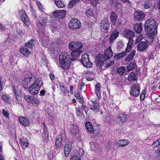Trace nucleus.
<instances>
[{
    "label": "nucleus",
    "mask_w": 160,
    "mask_h": 160,
    "mask_svg": "<svg viewBox=\"0 0 160 160\" xmlns=\"http://www.w3.org/2000/svg\"><path fill=\"white\" fill-rule=\"evenodd\" d=\"M20 143L22 147L23 148H26L28 145L27 140L23 137L20 140Z\"/></svg>",
    "instance_id": "nucleus-25"
},
{
    "label": "nucleus",
    "mask_w": 160,
    "mask_h": 160,
    "mask_svg": "<svg viewBox=\"0 0 160 160\" xmlns=\"http://www.w3.org/2000/svg\"><path fill=\"white\" fill-rule=\"evenodd\" d=\"M133 43V41H131V40L129 41L127 44V46L125 48V50H128L129 49L131 50V45Z\"/></svg>",
    "instance_id": "nucleus-45"
},
{
    "label": "nucleus",
    "mask_w": 160,
    "mask_h": 160,
    "mask_svg": "<svg viewBox=\"0 0 160 160\" xmlns=\"http://www.w3.org/2000/svg\"><path fill=\"white\" fill-rule=\"evenodd\" d=\"M37 5L39 9L41 11H42V6L40 2H37Z\"/></svg>",
    "instance_id": "nucleus-61"
},
{
    "label": "nucleus",
    "mask_w": 160,
    "mask_h": 160,
    "mask_svg": "<svg viewBox=\"0 0 160 160\" xmlns=\"http://www.w3.org/2000/svg\"><path fill=\"white\" fill-rule=\"evenodd\" d=\"M2 99L5 102H8L10 101L9 97L6 95H3L2 96Z\"/></svg>",
    "instance_id": "nucleus-51"
},
{
    "label": "nucleus",
    "mask_w": 160,
    "mask_h": 160,
    "mask_svg": "<svg viewBox=\"0 0 160 160\" xmlns=\"http://www.w3.org/2000/svg\"><path fill=\"white\" fill-rule=\"evenodd\" d=\"M110 17L111 21L113 23L115 24L118 19V16L115 12H112L111 13Z\"/></svg>",
    "instance_id": "nucleus-30"
},
{
    "label": "nucleus",
    "mask_w": 160,
    "mask_h": 160,
    "mask_svg": "<svg viewBox=\"0 0 160 160\" xmlns=\"http://www.w3.org/2000/svg\"><path fill=\"white\" fill-rule=\"evenodd\" d=\"M86 14L88 17L92 16L93 15V10L91 8H89L86 12Z\"/></svg>",
    "instance_id": "nucleus-37"
},
{
    "label": "nucleus",
    "mask_w": 160,
    "mask_h": 160,
    "mask_svg": "<svg viewBox=\"0 0 160 160\" xmlns=\"http://www.w3.org/2000/svg\"><path fill=\"white\" fill-rule=\"evenodd\" d=\"M59 58L60 61L72 62L73 61L71 56L67 52H62L59 56Z\"/></svg>",
    "instance_id": "nucleus-10"
},
{
    "label": "nucleus",
    "mask_w": 160,
    "mask_h": 160,
    "mask_svg": "<svg viewBox=\"0 0 160 160\" xmlns=\"http://www.w3.org/2000/svg\"><path fill=\"white\" fill-rule=\"evenodd\" d=\"M81 108V109H82L83 110H84L86 113V112L88 111V108L86 105H85L83 104L82 105Z\"/></svg>",
    "instance_id": "nucleus-64"
},
{
    "label": "nucleus",
    "mask_w": 160,
    "mask_h": 160,
    "mask_svg": "<svg viewBox=\"0 0 160 160\" xmlns=\"http://www.w3.org/2000/svg\"><path fill=\"white\" fill-rule=\"evenodd\" d=\"M123 45L121 43H118L117 46L118 49H122Z\"/></svg>",
    "instance_id": "nucleus-63"
},
{
    "label": "nucleus",
    "mask_w": 160,
    "mask_h": 160,
    "mask_svg": "<svg viewBox=\"0 0 160 160\" xmlns=\"http://www.w3.org/2000/svg\"><path fill=\"white\" fill-rule=\"evenodd\" d=\"M129 142L127 139H121L116 142L117 145L119 147H124L128 145Z\"/></svg>",
    "instance_id": "nucleus-17"
},
{
    "label": "nucleus",
    "mask_w": 160,
    "mask_h": 160,
    "mask_svg": "<svg viewBox=\"0 0 160 160\" xmlns=\"http://www.w3.org/2000/svg\"><path fill=\"white\" fill-rule=\"evenodd\" d=\"M81 52L80 51H72L71 52V54L73 58H72L73 60L76 59L80 55Z\"/></svg>",
    "instance_id": "nucleus-28"
},
{
    "label": "nucleus",
    "mask_w": 160,
    "mask_h": 160,
    "mask_svg": "<svg viewBox=\"0 0 160 160\" xmlns=\"http://www.w3.org/2000/svg\"><path fill=\"white\" fill-rule=\"evenodd\" d=\"M117 118L119 123H122L127 120V115L123 113L118 114L117 116Z\"/></svg>",
    "instance_id": "nucleus-13"
},
{
    "label": "nucleus",
    "mask_w": 160,
    "mask_h": 160,
    "mask_svg": "<svg viewBox=\"0 0 160 160\" xmlns=\"http://www.w3.org/2000/svg\"><path fill=\"white\" fill-rule=\"evenodd\" d=\"M43 133L45 134V136H48V133L47 131V129L46 127V126L44 122L43 123Z\"/></svg>",
    "instance_id": "nucleus-47"
},
{
    "label": "nucleus",
    "mask_w": 160,
    "mask_h": 160,
    "mask_svg": "<svg viewBox=\"0 0 160 160\" xmlns=\"http://www.w3.org/2000/svg\"><path fill=\"white\" fill-rule=\"evenodd\" d=\"M125 71V67H121L118 69L117 73L120 76H122L123 75Z\"/></svg>",
    "instance_id": "nucleus-35"
},
{
    "label": "nucleus",
    "mask_w": 160,
    "mask_h": 160,
    "mask_svg": "<svg viewBox=\"0 0 160 160\" xmlns=\"http://www.w3.org/2000/svg\"><path fill=\"white\" fill-rule=\"evenodd\" d=\"M66 11L65 10H58L53 12V15L58 19H62L65 17Z\"/></svg>",
    "instance_id": "nucleus-11"
},
{
    "label": "nucleus",
    "mask_w": 160,
    "mask_h": 160,
    "mask_svg": "<svg viewBox=\"0 0 160 160\" xmlns=\"http://www.w3.org/2000/svg\"><path fill=\"white\" fill-rule=\"evenodd\" d=\"M19 15L24 23L26 25L28 26L29 24V22L28 20V19L25 12L22 10H21L20 12Z\"/></svg>",
    "instance_id": "nucleus-12"
},
{
    "label": "nucleus",
    "mask_w": 160,
    "mask_h": 160,
    "mask_svg": "<svg viewBox=\"0 0 160 160\" xmlns=\"http://www.w3.org/2000/svg\"><path fill=\"white\" fill-rule=\"evenodd\" d=\"M17 100L16 103H19L21 101V96H18L16 97H14Z\"/></svg>",
    "instance_id": "nucleus-57"
},
{
    "label": "nucleus",
    "mask_w": 160,
    "mask_h": 160,
    "mask_svg": "<svg viewBox=\"0 0 160 160\" xmlns=\"http://www.w3.org/2000/svg\"><path fill=\"white\" fill-rule=\"evenodd\" d=\"M81 62L85 67L88 68L91 67L92 65V63L89 60V55L87 54L82 55Z\"/></svg>",
    "instance_id": "nucleus-6"
},
{
    "label": "nucleus",
    "mask_w": 160,
    "mask_h": 160,
    "mask_svg": "<svg viewBox=\"0 0 160 160\" xmlns=\"http://www.w3.org/2000/svg\"><path fill=\"white\" fill-rule=\"evenodd\" d=\"M48 18L46 16L40 18L39 20V23L42 26L46 25L48 22L49 20L48 19Z\"/></svg>",
    "instance_id": "nucleus-22"
},
{
    "label": "nucleus",
    "mask_w": 160,
    "mask_h": 160,
    "mask_svg": "<svg viewBox=\"0 0 160 160\" xmlns=\"http://www.w3.org/2000/svg\"><path fill=\"white\" fill-rule=\"evenodd\" d=\"M146 88L142 91V93L141 94V100H143L145 98V94L146 92Z\"/></svg>",
    "instance_id": "nucleus-46"
},
{
    "label": "nucleus",
    "mask_w": 160,
    "mask_h": 160,
    "mask_svg": "<svg viewBox=\"0 0 160 160\" xmlns=\"http://www.w3.org/2000/svg\"><path fill=\"white\" fill-rule=\"evenodd\" d=\"M43 83L41 78H38L29 87L28 91L30 94L35 95L38 94L40 88L42 86Z\"/></svg>",
    "instance_id": "nucleus-3"
},
{
    "label": "nucleus",
    "mask_w": 160,
    "mask_h": 160,
    "mask_svg": "<svg viewBox=\"0 0 160 160\" xmlns=\"http://www.w3.org/2000/svg\"><path fill=\"white\" fill-rule=\"evenodd\" d=\"M71 160H80V158L78 156L74 155L72 157Z\"/></svg>",
    "instance_id": "nucleus-59"
},
{
    "label": "nucleus",
    "mask_w": 160,
    "mask_h": 160,
    "mask_svg": "<svg viewBox=\"0 0 160 160\" xmlns=\"http://www.w3.org/2000/svg\"><path fill=\"white\" fill-rule=\"evenodd\" d=\"M32 98H33V96L29 95H25L24 97V99L27 102L30 103L32 102Z\"/></svg>",
    "instance_id": "nucleus-38"
},
{
    "label": "nucleus",
    "mask_w": 160,
    "mask_h": 160,
    "mask_svg": "<svg viewBox=\"0 0 160 160\" xmlns=\"http://www.w3.org/2000/svg\"><path fill=\"white\" fill-rule=\"evenodd\" d=\"M79 0H72L70 1L68 7L69 8H73L74 6L79 3Z\"/></svg>",
    "instance_id": "nucleus-32"
},
{
    "label": "nucleus",
    "mask_w": 160,
    "mask_h": 160,
    "mask_svg": "<svg viewBox=\"0 0 160 160\" xmlns=\"http://www.w3.org/2000/svg\"><path fill=\"white\" fill-rule=\"evenodd\" d=\"M78 154L80 156H82L84 155V151L83 149L80 148L79 149Z\"/></svg>",
    "instance_id": "nucleus-60"
},
{
    "label": "nucleus",
    "mask_w": 160,
    "mask_h": 160,
    "mask_svg": "<svg viewBox=\"0 0 160 160\" xmlns=\"http://www.w3.org/2000/svg\"><path fill=\"white\" fill-rule=\"evenodd\" d=\"M148 47L147 43L146 42H141V50H144Z\"/></svg>",
    "instance_id": "nucleus-36"
},
{
    "label": "nucleus",
    "mask_w": 160,
    "mask_h": 160,
    "mask_svg": "<svg viewBox=\"0 0 160 160\" xmlns=\"http://www.w3.org/2000/svg\"><path fill=\"white\" fill-rule=\"evenodd\" d=\"M147 34L145 37V39L146 42L148 43L152 42L153 40L154 36L156 33H153L151 32H146Z\"/></svg>",
    "instance_id": "nucleus-14"
},
{
    "label": "nucleus",
    "mask_w": 160,
    "mask_h": 160,
    "mask_svg": "<svg viewBox=\"0 0 160 160\" xmlns=\"http://www.w3.org/2000/svg\"><path fill=\"white\" fill-rule=\"evenodd\" d=\"M128 80L131 83L133 81H137V78L134 73L132 72L130 73L128 76Z\"/></svg>",
    "instance_id": "nucleus-27"
},
{
    "label": "nucleus",
    "mask_w": 160,
    "mask_h": 160,
    "mask_svg": "<svg viewBox=\"0 0 160 160\" xmlns=\"http://www.w3.org/2000/svg\"><path fill=\"white\" fill-rule=\"evenodd\" d=\"M32 79H33L32 77H29L28 78H27L24 79V82H27V83L25 84V85L26 84L28 85V84L30 83V82L32 81Z\"/></svg>",
    "instance_id": "nucleus-48"
},
{
    "label": "nucleus",
    "mask_w": 160,
    "mask_h": 160,
    "mask_svg": "<svg viewBox=\"0 0 160 160\" xmlns=\"http://www.w3.org/2000/svg\"><path fill=\"white\" fill-rule=\"evenodd\" d=\"M85 83L83 82H81L79 83L78 85V88L80 90H81L82 88L83 87Z\"/></svg>",
    "instance_id": "nucleus-56"
},
{
    "label": "nucleus",
    "mask_w": 160,
    "mask_h": 160,
    "mask_svg": "<svg viewBox=\"0 0 160 160\" xmlns=\"http://www.w3.org/2000/svg\"><path fill=\"white\" fill-rule=\"evenodd\" d=\"M57 51H53L52 52H51V55L52 56L53 55L54 57H56L58 56V54H57Z\"/></svg>",
    "instance_id": "nucleus-62"
},
{
    "label": "nucleus",
    "mask_w": 160,
    "mask_h": 160,
    "mask_svg": "<svg viewBox=\"0 0 160 160\" xmlns=\"http://www.w3.org/2000/svg\"><path fill=\"white\" fill-rule=\"evenodd\" d=\"M91 149L93 150H96L97 149L98 145L96 144L94 142H91L90 143Z\"/></svg>",
    "instance_id": "nucleus-42"
},
{
    "label": "nucleus",
    "mask_w": 160,
    "mask_h": 160,
    "mask_svg": "<svg viewBox=\"0 0 160 160\" xmlns=\"http://www.w3.org/2000/svg\"><path fill=\"white\" fill-rule=\"evenodd\" d=\"M72 144L69 142L65 145L64 148V153L66 157H68L69 154L71 150Z\"/></svg>",
    "instance_id": "nucleus-15"
},
{
    "label": "nucleus",
    "mask_w": 160,
    "mask_h": 160,
    "mask_svg": "<svg viewBox=\"0 0 160 160\" xmlns=\"http://www.w3.org/2000/svg\"><path fill=\"white\" fill-rule=\"evenodd\" d=\"M13 91L14 92L15 95V97H16V96H20V94L19 92L17 91L16 89L14 88H13Z\"/></svg>",
    "instance_id": "nucleus-58"
},
{
    "label": "nucleus",
    "mask_w": 160,
    "mask_h": 160,
    "mask_svg": "<svg viewBox=\"0 0 160 160\" xmlns=\"http://www.w3.org/2000/svg\"><path fill=\"white\" fill-rule=\"evenodd\" d=\"M136 66V63L133 62H131L127 67V71H130L134 69Z\"/></svg>",
    "instance_id": "nucleus-34"
},
{
    "label": "nucleus",
    "mask_w": 160,
    "mask_h": 160,
    "mask_svg": "<svg viewBox=\"0 0 160 160\" xmlns=\"http://www.w3.org/2000/svg\"><path fill=\"white\" fill-rule=\"evenodd\" d=\"M2 113L4 116L6 118H8L9 117L8 112L4 109H3L2 110Z\"/></svg>",
    "instance_id": "nucleus-53"
},
{
    "label": "nucleus",
    "mask_w": 160,
    "mask_h": 160,
    "mask_svg": "<svg viewBox=\"0 0 160 160\" xmlns=\"http://www.w3.org/2000/svg\"><path fill=\"white\" fill-rule=\"evenodd\" d=\"M114 64V62L113 61H111L110 63H106L104 67L106 68H108L109 67L111 66L112 65H113Z\"/></svg>",
    "instance_id": "nucleus-55"
},
{
    "label": "nucleus",
    "mask_w": 160,
    "mask_h": 160,
    "mask_svg": "<svg viewBox=\"0 0 160 160\" xmlns=\"http://www.w3.org/2000/svg\"><path fill=\"white\" fill-rule=\"evenodd\" d=\"M78 97L77 98H76L78 102H80L82 104L84 102V100L83 99V97L82 95L78 96Z\"/></svg>",
    "instance_id": "nucleus-50"
},
{
    "label": "nucleus",
    "mask_w": 160,
    "mask_h": 160,
    "mask_svg": "<svg viewBox=\"0 0 160 160\" xmlns=\"http://www.w3.org/2000/svg\"><path fill=\"white\" fill-rule=\"evenodd\" d=\"M134 29L137 33H140V24H135L134 26Z\"/></svg>",
    "instance_id": "nucleus-40"
},
{
    "label": "nucleus",
    "mask_w": 160,
    "mask_h": 160,
    "mask_svg": "<svg viewBox=\"0 0 160 160\" xmlns=\"http://www.w3.org/2000/svg\"><path fill=\"white\" fill-rule=\"evenodd\" d=\"M99 108V103L95 101H92V103L90 105V108L93 111H98Z\"/></svg>",
    "instance_id": "nucleus-20"
},
{
    "label": "nucleus",
    "mask_w": 160,
    "mask_h": 160,
    "mask_svg": "<svg viewBox=\"0 0 160 160\" xmlns=\"http://www.w3.org/2000/svg\"><path fill=\"white\" fill-rule=\"evenodd\" d=\"M134 17L136 20L140 21V12H136L134 14Z\"/></svg>",
    "instance_id": "nucleus-39"
},
{
    "label": "nucleus",
    "mask_w": 160,
    "mask_h": 160,
    "mask_svg": "<svg viewBox=\"0 0 160 160\" xmlns=\"http://www.w3.org/2000/svg\"><path fill=\"white\" fill-rule=\"evenodd\" d=\"M119 32L117 30L113 31L111 35L109 38V42H111L113 41V40L116 39L118 36Z\"/></svg>",
    "instance_id": "nucleus-23"
},
{
    "label": "nucleus",
    "mask_w": 160,
    "mask_h": 160,
    "mask_svg": "<svg viewBox=\"0 0 160 160\" xmlns=\"http://www.w3.org/2000/svg\"><path fill=\"white\" fill-rule=\"evenodd\" d=\"M100 27L102 32L104 33L108 32V31L110 26L109 22L107 18H104L103 20L101 21Z\"/></svg>",
    "instance_id": "nucleus-4"
},
{
    "label": "nucleus",
    "mask_w": 160,
    "mask_h": 160,
    "mask_svg": "<svg viewBox=\"0 0 160 160\" xmlns=\"http://www.w3.org/2000/svg\"><path fill=\"white\" fill-rule=\"evenodd\" d=\"M100 85L99 83H97L95 87V93L98 98H100Z\"/></svg>",
    "instance_id": "nucleus-29"
},
{
    "label": "nucleus",
    "mask_w": 160,
    "mask_h": 160,
    "mask_svg": "<svg viewBox=\"0 0 160 160\" xmlns=\"http://www.w3.org/2000/svg\"><path fill=\"white\" fill-rule=\"evenodd\" d=\"M71 132L73 135H75L78 133L79 131L77 126L76 125H71Z\"/></svg>",
    "instance_id": "nucleus-24"
},
{
    "label": "nucleus",
    "mask_w": 160,
    "mask_h": 160,
    "mask_svg": "<svg viewBox=\"0 0 160 160\" xmlns=\"http://www.w3.org/2000/svg\"><path fill=\"white\" fill-rule=\"evenodd\" d=\"M85 127L87 131L91 133L97 131L96 129L94 130L92 124L89 122H87L85 123Z\"/></svg>",
    "instance_id": "nucleus-21"
},
{
    "label": "nucleus",
    "mask_w": 160,
    "mask_h": 160,
    "mask_svg": "<svg viewBox=\"0 0 160 160\" xmlns=\"http://www.w3.org/2000/svg\"><path fill=\"white\" fill-rule=\"evenodd\" d=\"M83 47V44L82 43L78 42H72L70 43L69 46L71 50H79L82 48Z\"/></svg>",
    "instance_id": "nucleus-8"
},
{
    "label": "nucleus",
    "mask_w": 160,
    "mask_h": 160,
    "mask_svg": "<svg viewBox=\"0 0 160 160\" xmlns=\"http://www.w3.org/2000/svg\"><path fill=\"white\" fill-rule=\"evenodd\" d=\"M68 26L70 28L73 29H77L81 27V24L77 19L73 18L69 21Z\"/></svg>",
    "instance_id": "nucleus-5"
},
{
    "label": "nucleus",
    "mask_w": 160,
    "mask_h": 160,
    "mask_svg": "<svg viewBox=\"0 0 160 160\" xmlns=\"http://www.w3.org/2000/svg\"><path fill=\"white\" fill-rule=\"evenodd\" d=\"M112 54V51H105L104 54H98L96 58L97 65L100 67L104 65V62L111 58Z\"/></svg>",
    "instance_id": "nucleus-1"
},
{
    "label": "nucleus",
    "mask_w": 160,
    "mask_h": 160,
    "mask_svg": "<svg viewBox=\"0 0 160 160\" xmlns=\"http://www.w3.org/2000/svg\"><path fill=\"white\" fill-rule=\"evenodd\" d=\"M160 145V138L153 142L152 146L153 148H156Z\"/></svg>",
    "instance_id": "nucleus-44"
},
{
    "label": "nucleus",
    "mask_w": 160,
    "mask_h": 160,
    "mask_svg": "<svg viewBox=\"0 0 160 160\" xmlns=\"http://www.w3.org/2000/svg\"><path fill=\"white\" fill-rule=\"evenodd\" d=\"M32 102H31L30 103L37 104L39 102L38 100L35 97L33 96V98H32Z\"/></svg>",
    "instance_id": "nucleus-52"
},
{
    "label": "nucleus",
    "mask_w": 160,
    "mask_h": 160,
    "mask_svg": "<svg viewBox=\"0 0 160 160\" xmlns=\"http://www.w3.org/2000/svg\"><path fill=\"white\" fill-rule=\"evenodd\" d=\"M156 21L152 19L147 20L144 24V29L146 32H151V33H157V24Z\"/></svg>",
    "instance_id": "nucleus-2"
},
{
    "label": "nucleus",
    "mask_w": 160,
    "mask_h": 160,
    "mask_svg": "<svg viewBox=\"0 0 160 160\" xmlns=\"http://www.w3.org/2000/svg\"><path fill=\"white\" fill-rule=\"evenodd\" d=\"M75 108L76 109V113L77 114H79L80 113H81L82 112H83V111L81 110L82 109L80 107H75Z\"/></svg>",
    "instance_id": "nucleus-54"
},
{
    "label": "nucleus",
    "mask_w": 160,
    "mask_h": 160,
    "mask_svg": "<svg viewBox=\"0 0 160 160\" xmlns=\"http://www.w3.org/2000/svg\"><path fill=\"white\" fill-rule=\"evenodd\" d=\"M129 51H125L119 53L116 55L114 56V58L115 59H119L121 58H122L125 57L127 54V51L129 52Z\"/></svg>",
    "instance_id": "nucleus-26"
},
{
    "label": "nucleus",
    "mask_w": 160,
    "mask_h": 160,
    "mask_svg": "<svg viewBox=\"0 0 160 160\" xmlns=\"http://www.w3.org/2000/svg\"><path fill=\"white\" fill-rule=\"evenodd\" d=\"M123 36L128 39L129 41H133L132 38L135 37V33L132 31L126 29L123 32Z\"/></svg>",
    "instance_id": "nucleus-9"
},
{
    "label": "nucleus",
    "mask_w": 160,
    "mask_h": 160,
    "mask_svg": "<svg viewBox=\"0 0 160 160\" xmlns=\"http://www.w3.org/2000/svg\"><path fill=\"white\" fill-rule=\"evenodd\" d=\"M20 123L24 127L27 126L29 125V121L26 118L23 117H20L19 118Z\"/></svg>",
    "instance_id": "nucleus-16"
},
{
    "label": "nucleus",
    "mask_w": 160,
    "mask_h": 160,
    "mask_svg": "<svg viewBox=\"0 0 160 160\" xmlns=\"http://www.w3.org/2000/svg\"><path fill=\"white\" fill-rule=\"evenodd\" d=\"M71 62L66 61H61L60 65L62 69L67 70L70 68Z\"/></svg>",
    "instance_id": "nucleus-19"
},
{
    "label": "nucleus",
    "mask_w": 160,
    "mask_h": 160,
    "mask_svg": "<svg viewBox=\"0 0 160 160\" xmlns=\"http://www.w3.org/2000/svg\"><path fill=\"white\" fill-rule=\"evenodd\" d=\"M55 4L58 8H63L65 5L62 2V0H54Z\"/></svg>",
    "instance_id": "nucleus-31"
},
{
    "label": "nucleus",
    "mask_w": 160,
    "mask_h": 160,
    "mask_svg": "<svg viewBox=\"0 0 160 160\" xmlns=\"http://www.w3.org/2000/svg\"><path fill=\"white\" fill-rule=\"evenodd\" d=\"M140 92L139 84L137 83L133 84L131 87L130 94L135 97H137L139 96Z\"/></svg>",
    "instance_id": "nucleus-7"
},
{
    "label": "nucleus",
    "mask_w": 160,
    "mask_h": 160,
    "mask_svg": "<svg viewBox=\"0 0 160 160\" xmlns=\"http://www.w3.org/2000/svg\"><path fill=\"white\" fill-rule=\"evenodd\" d=\"M62 141V136L61 135H59L57 137L55 142L56 148L57 149L60 148L61 147Z\"/></svg>",
    "instance_id": "nucleus-18"
},
{
    "label": "nucleus",
    "mask_w": 160,
    "mask_h": 160,
    "mask_svg": "<svg viewBox=\"0 0 160 160\" xmlns=\"http://www.w3.org/2000/svg\"><path fill=\"white\" fill-rule=\"evenodd\" d=\"M19 52L26 57L28 56L31 53L29 51H19Z\"/></svg>",
    "instance_id": "nucleus-43"
},
{
    "label": "nucleus",
    "mask_w": 160,
    "mask_h": 160,
    "mask_svg": "<svg viewBox=\"0 0 160 160\" xmlns=\"http://www.w3.org/2000/svg\"><path fill=\"white\" fill-rule=\"evenodd\" d=\"M90 3L92 5L95 6L98 3V0H89Z\"/></svg>",
    "instance_id": "nucleus-49"
},
{
    "label": "nucleus",
    "mask_w": 160,
    "mask_h": 160,
    "mask_svg": "<svg viewBox=\"0 0 160 160\" xmlns=\"http://www.w3.org/2000/svg\"><path fill=\"white\" fill-rule=\"evenodd\" d=\"M34 41V39H32L28 41L26 43L25 46L26 47L31 48L32 46L33 41Z\"/></svg>",
    "instance_id": "nucleus-41"
},
{
    "label": "nucleus",
    "mask_w": 160,
    "mask_h": 160,
    "mask_svg": "<svg viewBox=\"0 0 160 160\" xmlns=\"http://www.w3.org/2000/svg\"><path fill=\"white\" fill-rule=\"evenodd\" d=\"M135 53V51H132L125 58V61L128 62L130 61L133 58Z\"/></svg>",
    "instance_id": "nucleus-33"
}]
</instances>
